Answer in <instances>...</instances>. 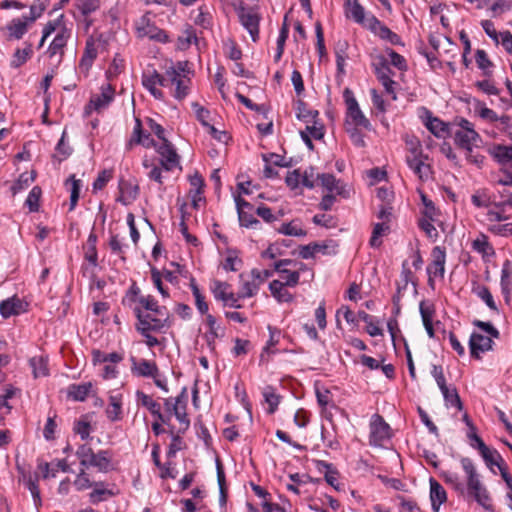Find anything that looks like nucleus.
Listing matches in <instances>:
<instances>
[{"label": "nucleus", "instance_id": "nucleus-1", "mask_svg": "<svg viewBox=\"0 0 512 512\" xmlns=\"http://www.w3.org/2000/svg\"><path fill=\"white\" fill-rule=\"evenodd\" d=\"M462 470L465 474V482L453 471H443L442 479L459 495L475 500L487 511H493L492 499L486 486L481 482L480 474L472 459L462 457L460 459Z\"/></svg>", "mask_w": 512, "mask_h": 512}, {"label": "nucleus", "instance_id": "nucleus-2", "mask_svg": "<svg viewBox=\"0 0 512 512\" xmlns=\"http://www.w3.org/2000/svg\"><path fill=\"white\" fill-rule=\"evenodd\" d=\"M193 70L188 61H177L165 70V88L178 101H183L191 91Z\"/></svg>", "mask_w": 512, "mask_h": 512}, {"label": "nucleus", "instance_id": "nucleus-3", "mask_svg": "<svg viewBox=\"0 0 512 512\" xmlns=\"http://www.w3.org/2000/svg\"><path fill=\"white\" fill-rule=\"evenodd\" d=\"M510 216L504 212L503 203H495L485 214L487 231L491 234L504 238H512V221Z\"/></svg>", "mask_w": 512, "mask_h": 512}, {"label": "nucleus", "instance_id": "nucleus-4", "mask_svg": "<svg viewBox=\"0 0 512 512\" xmlns=\"http://www.w3.org/2000/svg\"><path fill=\"white\" fill-rule=\"evenodd\" d=\"M133 312L137 318L136 330L139 333L153 331L155 333L165 332L172 326V320L159 318L154 313H144L141 307H134Z\"/></svg>", "mask_w": 512, "mask_h": 512}, {"label": "nucleus", "instance_id": "nucleus-5", "mask_svg": "<svg viewBox=\"0 0 512 512\" xmlns=\"http://www.w3.org/2000/svg\"><path fill=\"white\" fill-rule=\"evenodd\" d=\"M343 97L347 108L345 120L346 125L361 127L370 131L372 129L371 123L360 109L353 92L349 88H345L343 91Z\"/></svg>", "mask_w": 512, "mask_h": 512}, {"label": "nucleus", "instance_id": "nucleus-6", "mask_svg": "<svg viewBox=\"0 0 512 512\" xmlns=\"http://www.w3.org/2000/svg\"><path fill=\"white\" fill-rule=\"evenodd\" d=\"M427 159L428 156L423 154L420 143H411L410 153L406 156V163L421 181H426L431 177V167L425 162Z\"/></svg>", "mask_w": 512, "mask_h": 512}, {"label": "nucleus", "instance_id": "nucleus-7", "mask_svg": "<svg viewBox=\"0 0 512 512\" xmlns=\"http://www.w3.org/2000/svg\"><path fill=\"white\" fill-rule=\"evenodd\" d=\"M239 17L240 23L248 31L253 42L259 39V23L261 16L257 9L254 7H246L241 2L238 7L235 8Z\"/></svg>", "mask_w": 512, "mask_h": 512}, {"label": "nucleus", "instance_id": "nucleus-8", "mask_svg": "<svg viewBox=\"0 0 512 512\" xmlns=\"http://www.w3.org/2000/svg\"><path fill=\"white\" fill-rule=\"evenodd\" d=\"M135 29L138 38H149L150 40L161 43L168 42V36L166 32L158 28L154 22L150 20L148 14L141 16L135 22Z\"/></svg>", "mask_w": 512, "mask_h": 512}, {"label": "nucleus", "instance_id": "nucleus-9", "mask_svg": "<svg viewBox=\"0 0 512 512\" xmlns=\"http://www.w3.org/2000/svg\"><path fill=\"white\" fill-rule=\"evenodd\" d=\"M432 261L427 266V274H428V285L434 289L435 278H444L445 274V263H446V252L445 249L440 246H435L431 252Z\"/></svg>", "mask_w": 512, "mask_h": 512}, {"label": "nucleus", "instance_id": "nucleus-10", "mask_svg": "<svg viewBox=\"0 0 512 512\" xmlns=\"http://www.w3.org/2000/svg\"><path fill=\"white\" fill-rule=\"evenodd\" d=\"M390 438V426L379 414H374L370 422L369 444L380 447Z\"/></svg>", "mask_w": 512, "mask_h": 512}, {"label": "nucleus", "instance_id": "nucleus-11", "mask_svg": "<svg viewBox=\"0 0 512 512\" xmlns=\"http://www.w3.org/2000/svg\"><path fill=\"white\" fill-rule=\"evenodd\" d=\"M156 150L160 155V165L166 171H172L174 168H180V157L173 145L168 141H163L160 145L156 144Z\"/></svg>", "mask_w": 512, "mask_h": 512}, {"label": "nucleus", "instance_id": "nucleus-12", "mask_svg": "<svg viewBox=\"0 0 512 512\" xmlns=\"http://www.w3.org/2000/svg\"><path fill=\"white\" fill-rule=\"evenodd\" d=\"M367 28L376 36L382 40L388 41L392 45H404L398 34L393 32L373 15L367 18Z\"/></svg>", "mask_w": 512, "mask_h": 512}, {"label": "nucleus", "instance_id": "nucleus-13", "mask_svg": "<svg viewBox=\"0 0 512 512\" xmlns=\"http://www.w3.org/2000/svg\"><path fill=\"white\" fill-rule=\"evenodd\" d=\"M211 292L216 300L222 301L225 306H230L232 308H241V305L238 303V296L230 291V285L227 282H222L219 280H214L211 286Z\"/></svg>", "mask_w": 512, "mask_h": 512}, {"label": "nucleus", "instance_id": "nucleus-14", "mask_svg": "<svg viewBox=\"0 0 512 512\" xmlns=\"http://www.w3.org/2000/svg\"><path fill=\"white\" fill-rule=\"evenodd\" d=\"M375 74L377 79L385 88L386 93L390 94L393 100H396L397 97L394 91V85L396 82L391 78L394 73L385 59H381L380 63L375 67Z\"/></svg>", "mask_w": 512, "mask_h": 512}, {"label": "nucleus", "instance_id": "nucleus-15", "mask_svg": "<svg viewBox=\"0 0 512 512\" xmlns=\"http://www.w3.org/2000/svg\"><path fill=\"white\" fill-rule=\"evenodd\" d=\"M143 86L158 100L164 98V93L157 86L165 87V72L160 74L156 70L151 73H145L142 78Z\"/></svg>", "mask_w": 512, "mask_h": 512}, {"label": "nucleus", "instance_id": "nucleus-16", "mask_svg": "<svg viewBox=\"0 0 512 512\" xmlns=\"http://www.w3.org/2000/svg\"><path fill=\"white\" fill-rule=\"evenodd\" d=\"M100 90V94L91 97L87 109L92 108L96 111H100L108 107L109 104L113 101L115 89L110 83L102 85Z\"/></svg>", "mask_w": 512, "mask_h": 512}, {"label": "nucleus", "instance_id": "nucleus-17", "mask_svg": "<svg viewBox=\"0 0 512 512\" xmlns=\"http://www.w3.org/2000/svg\"><path fill=\"white\" fill-rule=\"evenodd\" d=\"M493 344L491 336L473 332L469 339L470 354L473 358L480 359V353L492 350Z\"/></svg>", "mask_w": 512, "mask_h": 512}, {"label": "nucleus", "instance_id": "nucleus-18", "mask_svg": "<svg viewBox=\"0 0 512 512\" xmlns=\"http://www.w3.org/2000/svg\"><path fill=\"white\" fill-rule=\"evenodd\" d=\"M134 145H142L146 148L156 147V143L151 138L150 134L143 132L142 123L138 118L135 121L132 136L126 144V149L131 150Z\"/></svg>", "mask_w": 512, "mask_h": 512}, {"label": "nucleus", "instance_id": "nucleus-19", "mask_svg": "<svg viewBox=\"0 0 512 512\" xmlns=\"http://www.w3.org/2000/svg\"><path fill=\"white\" fill-rule=\"evenodd\" d=\"M187 406V389L184 387L181 393L174 399V404L172 407L173 415L176 419L184 425L183 430H187L190 425V420L186 413Z\"/></svg>", "mask_w": 512, "mask_h": 512}, {"label": "nucleus", "instance_id": "nucleus-20", "mask_svg": "<svg viewBox=\"0 0 512 512\" xmlns=\"http://www.w3.org/2000/svg\"><path fill=\"white\" fill-rule=\"evenodd\" d=\"M138 402L147 408L149 412L155 416L159 421L163 424H168L170 422V416H165L161 413V407L158 402L153 400V398L144 392L137 391L136 393Z\"/></svg>", "mask_w": 512, "mask_h": 512}, {"label": "nucleus", "instance_id": "nucleus-21", "mask_svg": "<svg viewBox=\"0 0 512 512\" xmlns=\"http://www.w3.org/2000/svg\"><path fill=\"white\" fill-rule=\"evenodd\" d=\"M95 467L99 472L107 473L113 469L112 454L108 450H99L94 453L87 464V468Z\"/></svg>", "mask_w": 512, "mask_h": 512}, {"label": "nucleus", "instance_id": "nucleus-22", "mask_svg": "<svg viewBox=\"0 0 512 512\" xmlns=\"http://www.w3.org/2000/svg\"><path fill=\"white\" fill-rule=\"evenodd\" d=\"M132 361V367L131 371L133 374H136L138 376L142 377H152L156 378V376H159V370L155 362H151L145 359H141L140 361H137L134 357L131 358Z\"/></svg>", "mask_w": 512, "mask_h": 512}, {"label": "nucleus", "instance_id": "nucleus-23", "mask_svg": "<svg viewBox=\"0 0 512 512\" xmlns=\"http://www.w3.org/2000/svg\"><path fill=\"white\" fill-rule=\"evenodd\" d=\"M69 32L67 29L63 28L61 29L56 36L54 37L53 41L48 47L47 53L50 58H53L58 55V63L61 62L63 54H64V47L67 44V40L69 38Z\"/></svg>", "mask_w": 512, "mask_h": 512}, {"label": "nucleus", "instance_id": "nucleus-24", "mask_svg": "<svg viewBox=\"0 0 512 512\" xmlns=\"http://www.w3.org/2000/svg\"><path fill=\"white\" fill-rule=\"evenodd\" d=\"M344 12L348 19H352L358 24L367 26L365 19V10L358 0H344Z\"/></svg>", "mask_w": 512, "mask_h": 512}, {"label": "nucleus", "instance_id": "nucleus-25", "mask_svg": "<svg viewBox=\"0 0 512 512\" xmlns=\"http://www.w3.org/2000/svg\"><path fill=\"white\" fill-rule=\"evenodd\" d=\"M430 500L433 512H439L440 506L446 502L447 493L443 486L434 478H430Z\"/></svg>", "mask_w": 512, "mask_h": 512}, {"label": "nucleus", "instance_id": "nucleus-26", "mask_svg": "<svg viewBox=\"0 0 512 512\" xmlns=\"http://www.w3.org/2000/svg\"><path fill=\"white\" fill-rule=\"evenodd\" d=\"M316 179L320 181L321 185L327 189L330 194L332 192H336L337 195H341L343 197L347 196L344 186L341 185L340 181L337 180L333 174H316Z\"/></svg>", "mask_w": 512, "mask_h": 512}, {"label": "nucleus", "instance_id": "nucleus-27", "mask_svg": "<svg viewBox=\"0 0 512 512\" xmlns=\"http://www.w3.org/2000/svg\"><path fill=\"white\" fill-rule=\"evenodd\" d=\"M500 285L505 302L509 303L512 292V264L509 260H506L502 266Z\"/></svg>", "mask_w": 512, "mask_h": 512}, {"label": "nucleus", "instance_id": "nucleus-28", "mask_svg": "<svg viewBox=\"0 0 512 512\" xmlns=\"http://www.w3.org/2000/svg\"><path fill=\"white\" fill-rule=\"evenodd\" d=\"M38 469L42 472V476L45 479L49 477H55L58 470L63 472L71 471L66 459L57 460L56 462L52 463L40 462L38 464Z\"/></svg>", "mask_w": 512, "mask_h": 512}, {"label": "nucleus", "instance_id": "nucleus-29", "mask_svg": "<svg viewBox=\"0 0 512 512\" xmlns=\"http://www.w3.org/2000/svg\"><path fill=\"white\" fill-rule=\"evenodd\" d=\"M478 139H480V136L476 131H456L454 135L455 144L468 153L472 152V145Z\"/></svg>", "mask_w": 512, "mask_h": 512}, {"label": "nucleus", "instance_id": "nucleus-30", "mask_svg": "<svg viewBox=\"0 0 512 512\" xmlns=\"http://www.w3.org/2000/svg\"><path fill=\"white\" fill-rule=\"evenodd\" d=\"M489 154L501 165L512 166V145H493L488 149Z\"/></svg>", "mask_w": 512, "mask_h": 512}, {"label": "nucleus", "instance_id": "nucleus-31", "mask_svg": "<svg viewBox=\"0 0 512 512\" xmlns=\"http://www.w3.org/2000/svg\"><path fill=\"white\" fill-rule=\"evenodd\" d=\"M93 490L89 493V500L92 504H98L115 495L112 489L107 487L105 482H95Z\"/></svg>", "mask_w": 512, "mask_h": 512}, {"label": "nucleus", "instance_id": "nucleus-32", "mask_svg": "<svg viewBox=\"0 0 512 512\" xmlns=\"http://www.w3.org/2000/svg\"><path fill=\"white\" fill-rule=\"evenodd\" d=\"M426 128L437 138H444L448 133V126L437 117H433L430 111H426Z\"/></svg>", "mask_w": 512, "mask_h": 512}, {"label": "nucleus", "instance_id": "nucleus-33", "mask_svg": "<svg viewBox=\"0 0 512 512\" xmlns=\"http://www.w3.org/2000/svg\"><path fill=\"white\" fill-rule=\"evenodd\" d=\"M106 415L111 421H118L122 415V395L120 393L109 396V404L106 408Z\"/></svg>", "mask_w": 512, "mask_h": 512}, {"label": "nucleus", "instance_id": "nucleus-34", "mask_svg": "<svg viewBox=\"0 0 512 512\" xmlns=\"http://www.w3.org/2000/svg\"><path fill=\"white\" fill-rule=\"evenodd\" d=\"M92 389L91 382L71 384L67 389V396L74 401H84Z\"/></svg>", "mask_w": 512, "mask_h": 512}, {"label": "nucleus", "instance_id": "nucleus-35", "mask_svg": "<svg viewBox=\"0 0 512 512\" xmlns=\"http://www.w3.org/2000/svg\"><path fill=\"white\" fill-rule=\"evenodd\" d=\"M22 310V302L16 297L9 298L0 303V314L3 318L18 315Z\"/></svg>", "mask_w": 512, "mask_h": 512}, {"label": "nucleus", "instance_id": "nucleus-36", "mask_svg": "<svg viewBox=\"0 0 512 512\" xmlns=\"http://www.w3.org/2000/svg\"><path fill=\"white\" fill-rule=\"evenodd\" d=\"M97 54L98 50L95 46L94 41L88 40L86 42V47L79 63V67L87 72L91 68L94 60L97 57Z\"/></svg>", "mask_w": 512, "mask_h": 512}, {"label": "nucleus", "instance_id": "nucleus-37", "mask_svg": "<svg viewBox=\"0 0 512 512\" xmlns=\"http://www.w3.org/2000/svg\"><path fill=\"white\" fill-rule=\"evenodd\" d=\"M206 323L209 327V332L206 334L208 345L214 349L215 339L224 335V329L217 324L216 318L211 314L206 315Z\"/></svg>", "mask_w": 512, "mask_h": 512}, {"label": "nucleus", "instance_id": "nucleus-38", "mask_svg": "<svg viewBox=\"0 0 512 512\" xmlns=\"http://www.w3.org/2000/svg\"><path fill=\"white\" fill-rule=\"evenodd\" d=\"M269 289L278 302H291L293 300L292 294L285 289L284 284L280 280H273L269 284Z\"/></svg>", "mask_w": 512, "mask_h": 512}, {"label": "nucleus", "instance_id": "nucleus-39", "mask_svg": "<svg viewBox=\"0 0 512 512\" xmlns=\"http://www.w3.org/2000/svg\"><path fill=\"white\" fill-rule=\"evenodd\" d=\"M241 279V287L238 293V298H249L254 296L259 288V282L255 278H252L251 280H245L244 275H240Z\"/></svg>", "mask_w": 512, "mask_h": 512}, {"label": "nucleus", "instance_id": "nucleus-40", "mask_svg": "<svg viewBox=\"0 0 512 512\" xmlns=\"http://www.w3.org/2000/svg\"><path fill=\"white\" fill-rule=\"evenodd\" d=\"M32 44L25 43V47L23 49H17L11 60V67L18 68L22 66L31 56H32Z\"/></svg>", "mask_w": 512, "mask_h": 512}, {"label": "nucleus", "instance_id": "nucleus-41", "mask_svg": "<svg viewBox=\"0 0 512 512\" xmlns=\"http://www.w3.org/2000/svg\"><path fill=\"white\" fill-rule=\"evenodd\" d=\"M30 366L35 378L45 377L49 374L48 361L43 356H35L31 358Z\"/></svg>", "mask_w": 512, "mask_h": 512}, {"label": "nucleus", "instance_id": "nucleus-42", "mask_svg": "<svg viewBox=\"0 0 512 512\" xmlns=\"http://www.w3.org/2000/svg\"><path fill=\"white\" fill-rule=\"evenodd\" d=\"M440 390L443 394L446 406L456 407L458 410L463 409V404L455 387L449 388L446 385L445 388Z\"/></svg>", "mask_w": 512, "mask_h": 512}, {"label": "nucleus", "instance_id": "nucleus-43", "mask_svg": "<svg viewBox=\"0 0 512 512\" xmlns=\"http://www.w3.org/2000/svg\"><path fill=\"white\" fill-rule=\"evenodd\" d=\"M472 248L474 251L482 255H489L494 253V249L489 243L488 236L484 233H480L477 238L472 241Z\"/></svg>", "mask_w": 512, "mask_h": 512}, {"label": "nucleus", "instance_id": "nucleus-44", "mask_svg": "<svg viewBox=\"0 0 512 512\" xmlns=\"http://www.w3.org/2000/svg\"><path fill=\"white\" fill-rule=\"evenodd\" d=\"M479 452L489 468H492L493 465L499 468V465L504 463L501 455L496 450H491L487 445H485V448H480Z\"/></svg>", "mask_w": 512, "mask_h": 512}, {"label": "nucleus", "instance_id": "nucleus-45", "mask_svg": "<svg viewBox=\"0 0 512 512\" xmlns=\"http://www.w3.org/2000/svg\"><path fill=\"white\" fill-rule=\"evenodd\" d=\"M472 292L482 299L491 310L498 312L493 296L486 286L477 284L472 288Z\"/></svg>", "mask_w": 512, "mask_h": 512}, {"label": "nucleus", "instance_id": "nucleus-46", "mask_svg": "<svg viewBox=\"0 0 512 512\" xmlns=\"http://www.w3.org/2000/svg\"><path fill=\"white\" fill-rule=\"evenodd\" d=\"M27 19H13L7 26L9 36L15 39H21L27 32Z\"/></svg>", "mask_w": 512, "mask_h": 512}, {"label": "nucleus", "instance_id": "nucleus-47", "mask_svg": "<svg viewBox=\"0 0 512 512\" xmlns=\"http://www.w3.org/2000/svg\"><path fill=\"white\" fill-rule=\"evenodd\" d=\"M97 236L91 233L87 239V245L85 248V259L93 266L97 265L98 253L96 249Z\"/></svg>", "mask_w": 512, "mask_h": 512}, {"label": "nucleus", "instance_id": "nucleus-48", "mask_svg": "<svg viewBox=\"0 0 512 512\" xmlns=\"http://www.w3.org/2000/svg\"><path fill=\"white\" fill-rule=\"evenodd\" d=\"M34 180L35 175L33 172L31 174L27 172L22 173L10 188L12 195H16L20 191L26 189Z\"/></svg>", "mask_w": 512, "mask_h": 512}, {"label": "nucleus", "instance_id": "nucleus-49", "mask_svg": "<svg viewBox=\"0 0 512 512\" xmlns=\"http://www.w3.org/2000/svg\"><path fill=\"white\" fill-rule=\"evenodd\" d=\"M263 397L268 404V413L273 414L280 403V396L275 393L273 387L268 386L263 391Z\"/></svg>", "mask_w": 512, "mask_h": 512}, {"label": "nucleus", "instance_id": "nucleus-50", "mask_svg": "<svg viewBox=\"0 0 512 512\" xmlns=\"http://www.w3.org/2000/svg\"><path fill=\"white\" fill-rule=\"evenodd\" d=\"M327 249V245L320 243H311L305 246H302L299 251V255L303 259H310L315 256L316 253H325Z\"/></svg>", "mask_w": 512, "mask_h": 512}, {"label": "nucleus", "instance_id": "nucleus-51", "mask_svg": "<svg viewBox=\"0 0 512 512\" xmlns=\"http://www.w3.org/2000/svg\"><path fill=\"white\" fill-rule=\"evenodd\" d=\"M190 287H191L193 296L195 298V305H196L198 311L201 314H206L207 315L208 314V309H209L208 304L206 303L205 297L200 292V290H199L197 284L195 283L194 279L191 280Z\"/></svg>", "mask_w": 512, "mask_h": 512}, {"label": "nucleus", "instance_id": "nucleus-52", "mask_svg": "<svg viewBox=\"0 0 512 512\" xmlns=\"http://www.w3.org/2000/svg\"><path fill=\"white\" fill-rule=\"evenodd\" d=\"M389 231L387 222L376 223L373 227L372 236L370 238V245L372 247H379L382 244L380 238Z\"/></svg>", "mask_w": 512, "mask_h": 512}, {"label": "nucleus", "instance_id": "nucleus-53", "mask_svg": "<svg viewBox=\"0 0 512 512\" xmlns=\"http://www.w3.org/2000/svg\"><path fill=\"white\" fill-rule=\"evenodd\" d=\"M278 232L283 235L303 237L306 236L307 232L299 227L295 221L289 223H283L278 229Z\"/></svg>", "mask_w": 512, "mask_h": 512}, {"label": "nucleus", "instance_id": "nucleus-54", "mask_svg": "<svg viewBox=\"0 0 512 512\" xmlns=\"http://www.w3.org/2000/svg\"><path fill=\"white\" fill-rule=\"evenodd\" d=\"M400 277H401V280L403 282V287L398 285V287H397V295L393 297V302L394 303H397L399 301L401 290L402 289H406L408 283L412 281L413 273L410 270V268L408 267V263L406 261H404L402 263V270H401Z\"/></svg>", "mask_w": 512, "mask_h": 512}, {"label": "nucleus", "instance_id": "nucleus-55", "mask_svg": "<svg viewBox=\"0 0 512 512\" xmlns=\"http://www.w3.org/2000/svg\"><path fill=\"white\" fill-rule=\"evenodd\" d=\"M87 468H81L80 472L76 476L74 480V486L78 491H84L89 488H92L95 484V482H92L89 479L88 474L86 473Z\"/></svg>", "mask_w": 512, "mask_h": 512}, {"label": "nucleus", "instance_id": "nucleus-56", "mask_svg": "<svg viewBox=\"0 0 512 512\" xmlns=\"http://www.w3.org/2000/svg\"><path fill=\"white\" fill-rule=\"evenodd\" d=\"M268 330H269V334H270V337H269V340L267 341L265 347L263 348V352L261 353V356H260V360L261 361H265V353H274V351H271V347L275 346L278 341H279V335H280V331L275 328V327H272V326H268Z\"/></svg>", "mask_w": 512, "mask_h": 512}, {"label": "nucleus", "instance_id": "nucleus-57", "mask_svg": "<svg viewBox=\"0 0 512 512\" xmlns=\"http://www.w3.org/2000/svg\"><path fill=\"white\" fill-rule=\"evenodd\" d=\"M240 225L246 228L258 229L261 226L260 221L253 216L251 211L238 213Z\"/></svg>", "mask_w": 512, "mask_h": 512}, {"label": "nucleus", "instance_id": "nucleus-58", "mask_svg": "<svg viewBox=\"0 0 512 512\" xmlns=\"http://www.w3.org/2000/svg\"><path fill=\"white\" fill-rule=\"evenodd\" d=\"M41 188L38 186H34L29 192L25 204L28 206L29 210L32 212L38 211L39 209V200L41 197Z\"/></svg>", "mask_w": 512, "mask_h": 512}, {"label": "nucleus", "instance_id": "nucleus-59", "mask_svg": "<svg viewBox=\"0 0 512 512\" xmlns=\"http://www.w3.org/2000/svg\"><path fill=\"white\" fill-rule=\"evenodd\" d=\"M113 177V171L112 170H102L99 172L97 178L93 182V191H99L102 190L106 184L112 179Z\"/></svg>", "mask_w": 512, "mask_h": 512}, {"label": "nucleus", "instance_id": "nucleus-60", "mask_svg": "<svg viewBox=\"0 0 512 512\" xmlns=\"http://www.w3.org/2000/svg\"><path fill=\"white\" fill-rule=\"evenodd\" d=\"M477 66L483 70L485 76H490L491 71L488 70L492 66V62L489 60L484 50H477L475 55Z\"/></svg>", "mask_w": 512, "mask_h": 512}, {"label": "nucleus", "instance_id": "nucleus-61", "mask_svg": "<svg viewBox=\"0 0 512 512\" xmlns=\"http://www.w3.org/2000/svg\"><path fill=\"white\" fill-rule=\"evenodd\" d=\"M124 69V60L114 57L112 63L106 71V78L111 81L116 78Z\"/></svg>", "mask_w": 512, "mask_h": 512}, {"label": "nucleus", "instance_id": "nucleus-62", "mask_svg": "<svg viewBox=\"0 0 512 512\" xmlns=\"http://www.w3.org/2000/svg\"><path fill=\"white\" fill-rule=\"evenodd\" d=\"M94 453L93 449L86 444H82L78 447L76 456L78 457L82 468H87V464Z\"/></svg>", "mask_w": 512, "mask_h": 512}, {"label": "nucleus", "instance_id": "nucleus-63", "mask_svg": "<svg viewBox=\"0 0 512 512\" xmlns=\"http://www.w3.org/2000/svg\"><path fill=\"white\" fill-rule=\"evenodd\" d=\"M77 8L86 17L99 8V0H77Z\"/></svg>", "mask_w": 512, "mask_h": 512}, {"label": "nucleus", "instance_id": "nucleus-64", "mask_svg": "<svg viewBox=\"0 0 512 512\" xmlns=\"http://www.w3.org/2000/svg\"><path fill=\"white\" fill-rule=\"evenodd\" d=\"M192 108L195 111L197 120L206 128H208L210 125L209 118H210V111L206 108L202 107L199 103L194 102L192 103Z\"/></svg>", "mask_w": 512, "mask_h": 512}]
</instances>
